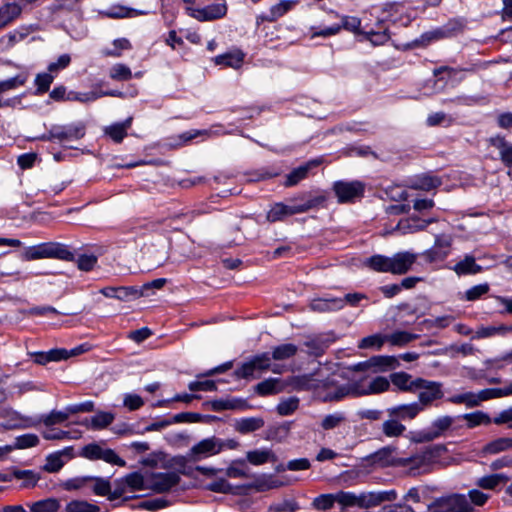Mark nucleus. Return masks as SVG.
Returning a JSON list of instances; mask_svg holds the SVG:
<instances>
[{
    "instance_id": "a211bd4d",
    "label": "nucleus",
    "mask_w": 512,
    "mask_h": 512,
    "mask_svg": "<svg viewBox=\"0 0 512 512\" xmlns=\"http://www.w3.org/2000/svg\"><path fill=\"white\" fill-rule=\"evenodd\" d=\"M227 5L225 3H214L193 11L190 15L198 21H213L223 18L227 14Z\"/></svg>"
},
{
    "instance_id": "b1692460",
    "label": "nucleus",
    "mask_w": 512,
    "mask_h": 512,
    "mask_svg": "<svg viewBox=\"0 0 512 512\" xmlns=\"http://www.w3.org/2000/svg\"><path fill=\"white\" fill-rule=\"evenodd\" d=\"M34 363L46 365L49 362H59L69 358L68 350L65 348H53L49 351H38L32 354Z\"/></svg>"
},
{
    "instance_id": "37998d69",
    "label": "nucleus",
    "mask_w": 512,
    "mask_h": 512,
    "mask_svg": "<svg viewBox=\"0 0 512 512\" xmlns=\"http://www.w3.org/2000/svg\"><path fill=\"white\" fill-rule=\"evenodd\" d=\"M22 12L17 3H7L0 8V29L15 20Z\"/></svg>"
},
{
    "instance_id": "5701e85b",
    "label": "nucleus",
    "mask_w": 512,
    "mask_h": 512,
    "mask_svg": "<svg viewBox=\"0 0 512 512\" xmlns=\"http://www.w3.org/2000/svg\"><path fill=\"white\" fill-rule=\"evenodd\" d=\"M296 4V1L293 0H281L279 3L273 5L270 8L269 14H261L256 18L257 25H260L262 22H274L278 18L285 15L289 12Z\"/></svg>"
},
{
    "instance_id": "c03bdc74",
    "label": "nucleus",
    "mask_w": 512,
    "mask_h": 512,
    "mask_svg": "<svg viewBox=\"0 0 512 512\" xmlns=\"http://www.w3.org/2000/svg\"><path fill=\"white\" fill-rule=\"evenodd\" d=\"M280 380L276 378H268L259 382L254 387V391L261 397L278 394L281 391L279 387Z\"/></svg>"
},
{
    "instance_id": "f8f14e48",
    "label": "nucleus",
    "mask_w": 512,
    "mask_h": 512,
    "mask_svg": "<svg viewBox=\"0 0 512 512\" xmlns=\"http://www.w3.org/2000/svg\"><path fill=\"white\" fill-rule=\"evenodd\" d=\"M221 452V446L218 438L215 436L205 438L189 449V457L192 462H198L202 459L217 455Z\"/></svg>"
},
{
    "instance_id": "4468645a",
    "label": "nucleus",
    "mask_w": 512,
    "mask_h": 512,
    "mask_svg": "<svg viewBox=\"0 0 512 512\" xmlns=\"http://www.w3.org/2000/svg\"><path fill=\"white\" fill-rule=\"evenodd\" d=\"M323 162L322 158L311 159L304 164L293 168L286 176L284 181L285 187H293L306 179L311 169L320 166Z\"/></svg>"
},
{
    "instance_id": "c9c22d12",
    "label": "nucleus",
    "mask_w": 512,
    "mask_h": 512,
    "mask_svg": "<svg viewBox=\"0 0 512 512\" xmlns=\"http://www.w3.org/2000/svg\"><path fill=\"white\" fill-rule=\"evenodd\" d=\"M292 423L293 422L291 421H284L279 424L268 426L266 429L265 439L281 442L287 438L288 434L290 433Z\"/></svg>"
},
{
    "instance_id": "de8ad7c7",
    "label": "nucleus",
    "mask_w": 512,
    "mask_h": 512,
    "mask_svg": "<svg viewBox=\"0 0 512 512\" xmlns=\"http://www.w3.org/2000/svg\"><path fill=\"white\" fill-rule=\"evenodd\" d=\"M389 388H390V381L383 376H377L370 382L368 388L360 390L359 394H360V396L380 394V393L388 391Z\"/></svg>"
},
{
    "instance_id": "f3484780",
    "label": "nucleus",
    "mask_w": 512,
    "mask_h": 512,
    "mask_svg": "<svg viewBox=\"0 0 512 512\" xmlns=\"http://www.w3.org/2000/svg\"><path fill=\"white\" fill-rule=\"evenodd\" d=\"M422 411V407L417 402L409 404H399L386 409L389 417L395 418L399 422L412 420Z\"/></svg>"
},
{
    "instance_id": "f03ea898",
    "label": "nucleus",
    "mask_w": 512,
    "mask_h": 512,
    "mask_svg": "<svg viewBox=\"0 0 512 512\" xmlns=\"http://www.w3.org/2000/svg\"><path fill=\"white\" fill-rule=\"evenodd\" d=\"M326 201V195L321 193L317 194L315 197H309L303 204H285L283 202H276L267 211L266 220L269 223L281 222L289 216L324 207Z\"/></svg>"
},
{
    "instance_id": "dca6fc26",
    "label": "nucleus",
    "mask_w": 512,
    "mask_h": 512,
    "mask_svg": "<svg viewBox=\"0 0 512 512\" xmlns=\"http://www.w3.org/2000/svg\"><path fill=\"white\" fill-rule=\"evenodd\" d=\"M447 451V447L444 444H435L433 446L428 447L422 455L412 456L408 458L401 459V464L409 465L412 469L418 468L421 465L425 464L427 461H430L436 457H440L443 453Z\"/></svg>"
},
{
    "instance_id": "6e6d98bb",
    "label": "nucleus",
    "mask_w": 512,
    "mask_h": 512,
    "mask_svg": "<svg viewBox=\"0 0 512 512\" xmlns=\"http://www.w3.org/2000/svg\"><path fill=\"white\" fill-rule=\"evenodd\" d=\"M337 26L340 27V31L345 29L349 32H352L356 35H364L365 30L361 27V20L355 16H342L341 22L337 23Z\"/></svg>"
},
{
    "instance_id": "c85d7f7f",
    "label": "nucleus",
    "mask_w": 512,
    "mask_h": 512,
    "mask_svg": "<svg viewBox=\"0 0 512 512\" xmlns=\"http://www.w3.org/2000/svg\"><path fill=\"white\" fill-rule=\"evenodd\" d=\"M512 449V438L500 437L486 443L480 450V455L486 457Z\"/></svg>"
},
{
    "instance_id": "4c0bfd02",
    "label": "nucleus",
    "mask_w": 512,
    "mask_h": 512,
    "mask_svg": "<svg viewBox=\"0 0 512 512\" xmlns=\"http://www.w3.org/2000/svg\"><path fill=\"white\" fill-rule=\"evenodd\" d=\"M456 419L466 420V426L468 429H473L480 425H489L492 423V418L489 416V414L480 410L458 415Z\"/></svg>"
},
{
    "instance_id": "a19ab883",
    "label": "nucleus",
    "mask_w": 512,
    "mask_h": 512,
    "mask_svg": "<svg viewBox=\"0 0 512 512\" xmlns=\"http://www.w3.org/2000/svg\"><path fill=\"white\" fill-rule=\"evenodd\" d=\"M391 383L402 392H415V379L411 380V375L406 372H395L390 375Z\"/></svg>"
},
{
    "instance_id": "09e8293b",
    "label": "nucleus",
    "mask_w": 512,
    "mask_h": 512,
    "mask_svg": "<svg viewBox=\"0 0 512 512\" xmlns=\"http://www.w3.org/2000/svg\"><path fill=\"white\" fill-rule=\"evenodd\" d=\"M298 347L293 343H285L275 346L272 350V359L281 361L294 357L297 354Z\"/></svg>"
},
{
    "instance_id": "423d86ee",
    "label": "nucleus",
    "mask_w": 512,
    "mask_h": 512,
    "mask_svg": "<svg viewBox=\"0 0 512 512\" xmlns=\"http://www.w3.org/2000/svg\"><path fill=\"white\" fill-rule=\"evenodd\" d=\"M473 507L463 494H451L436 498L427 505L425 512H472Z\"/></svg>"
},
{
    "instance_id": "ea45409f",
    "label": "nucleus",
    "mask_w": 512,
    "mask_h": 512,
    "mask_svg": "<svg viewBox=\"0 0 512 512\" xmlns=\"http://www.w3.org/2000/svg\"><path fill=\"white\" fill-rule=\"evenodd\" d=\"M30 512H58L61 504L57 498L49 497L35 502H28Z\"/></svg>"
},
{
    "instance_id": "412c9836",
    "label": "nucleus",
    "mask_w": 512,
    "mask_h": 512,
    "mask_svg": "<svg viewBox=\"0 0 512 512\" xmlns=\"http://www.w3.org/2000/svg\"><path fill=\"white\" fill-rule=\"evenodd\" d=\"M133 117L129 116L124 121L115 122L104 128V135L109 137L114 143H121L128 135L131 128Z\"/></svg>"
},
{
    "instance_id": "338daca9",
    "label": "nucleus",
    "mask_w": 512,
    "mask_h": 512,
    "mask_svg": "<svg viewBox=\"0 0 512 512\" xmlns=\"http://www.w3.org/2000/svg\"><path fill=\"white\" fill-rule=\"evenodd\" d=\"M279 174L280 173L277 170L269 167H262L247 173V175L249 176V181L251 182H259L273 179L279 176Z\"/></svg>"
},
{
    "instance_id": "ddd939ff",
    "label": "nucleus",
    "mask_w": 512,
    "mask_h": 512,
    "mask_svg": "<svg viewBox=\"0 0 512 512\" xmlns=\"http://www.w3.org/2000/svg\"><path fill=\"white\" fill-rule=\"evenodd\" d=\"M284 483L278 479H276L271 474H262L260 476H255L254 481L246 484H240L238 489H242L245 492V496L250 493V491L255 490L256 492H266L272 489H276L282 487Z\"/></svg>"
},
{
    "instance_id": "0e129e2a",
    "label": "nucleus",
    "mask_w": 512,
    "mask_h": 512,
    "mask_svg": "<svg viewBox=\"0 0 512 512\" xmlns=\"http://www.w3.org/2000/svg\"><path fill=\"white\" fill-rule=\"evenodd\" d=\"M66 512H99L100 507L84 500H72L67 503Z\"/></svg>"
},
{
    "instance_id": "e2e57ef3",
    "label": "nucleus",
    "mask_w": 512,
    "mask_h": 512,
    "mask_svg": "<svg viewBox=\"0 0 512 512\" xmlns=\"http://www.w3.org/2000/svg\"><path fill=\"white\" fill-rule=\"evenodd\" d=\"M113 421V413L99 411L91 418V428L94 430H101L108 427Z\"/></svg>"
},
{
    "instance_id": "0eeeda50",
    "label": "nucleus",
    "mask_w": 512,
    "mask_h": 512,
    "mask_svg": "<svg viewBox=\"0 0 512 512\" xmlns=\"http://www.w3.org/2000/svg\"><path fill=\"white\" fill-rule=\"evenodd\" d=\"M455 419L450 415L437 417L428 428L417 431L412 439L415 443H426L440 438L451 429Z\"/></svg>"
},
{
    "instance_id": "7c9ffc66",
    "label": "nucleus",
    "mask_w": 512,
    "mask_h": 512,
    "mask_svg": "<svg viewBox=\"0 0 512 512\" xmlns=\"http://www.w3.org/2000/svg\"><path fill=\"white\" fill-rule=\"evenodd\" d=\"M392 452L393 449L391 447H382L375 451L374 453H371L368 456H366L365 460L371 465L379 467H388L393 464Z\"/></svg>"
},
{
    "instance_id": "69168bd1",
    "label": "nucleus",
    "mask_w": 512,
    "mask_h": 512,
    "mask_svg": "<svg viewBox=\"0 0 512 512\" xmlns=\"http://www.w3.org/2000/svg\"><path fill=\"white\" fill-rule=\"evenodd\" d=\"M418 338V335L410 333L408 331H395L392 334L387 336V341H389L394 346H404L411 341Z\"/></svg>"
},
{
    "instance_id": "49530a36",
    "label": "nucleus",
    "mask_w": 512,
    "mask_h": 512,
    "mask_svg": "<svg viewBox=\"0 0 512 512\" xmlns=\"http://www.w3.org/2000/svg\"><path fill=\"white\" fill-rule=\"evenodd\" d=\"M478 102H479V97L472 96V95H465V94L457 95V96L451 97V98H443L440 100L441 105L448 106V107H451V106H455V107L474 106V105L478 104Z\"/></svg>"
},
{
    "instance_id": "9d476101",
    "label": "nucleus",
    "mask_w": 512,
    "mask_h": 512,
    "mask_svg": "<svg viewBox=\"0 0 512 512\" xmlns=\"http://www.w3.org/2000/svg\"><path fill=\"white\" fill-rule=\"evenodd\" d=\"M418 255L411 251H399L392 256H387V273L404 275L408 273L416 263Z\"/></svg>"
},
{
    "instance_id": "f257e3e1",
    "label": "nucleus",
    "mask_w": 512,
    "mask_h": 512,
    "mask_svg": "<svg viewBox=\"0 0 512 512\" xmlns=\"http://www.w3.org/2000/svg\"><path fill=\"white\" fill-rule=\"evenodd\" d=\"M87 125L84 121H76L68 124H53L47 132L35 136L32 140L58 143L63 147L73 148L72 146H65V142L79 141L86 135Z\"/></svg>"
},
{
    "instance_id": "9b49d317",
    "label": "nucleus",
    "mask_w": 512,
    "mask_h": 512,
    "mask_svg": "<svg viewBox=\"0 0 512 512\" xmlns=\"http://www.w3.org/2000/svg\"><path fill=\"white\" fill-rule=\"evenodd\" d=\"M181 481L176 472H154L151 474L148 489L155 493L162 494L171 491Z\"/></svg>"
},
{
    "instance_id": "3c124183",
    "label": "nucleus",
    "mask_w": 512,
    "mask_h": 512,
    "mask_svg": "<svg viewBox=\"0 0 512 512\" xmlns=\"http://www.w3.org/2000/svg\"><path fill=\"white\" fill-rule=\"evenodd\" d=\"M122 480L125 486L132 491L148 489V485L145 484L144 476L139 471H134L125 475Z\"/></svg>"
},
{
    "instance_id": "13d9d810",
    "label": "nucleus",
    "mask_w": 512,
    "mask_h": 512,
    "mask_svg": "<svg viewBox=\"0 0 512 512\" xmlns=\"http://www.w3.org/2000/svg\"><path fill=\"white\" fill-rule=\"evenodd\" d=\"M365 266L377 273H387V256L374 254L365 260Z\"/></svg>"
},
{
    "instance_id": "7ed1b4c3",
    "label": "nucleus",
    "mask_w": 512,
    "mask_h": 512,
    "mask_svg": "<svg viewBox=\"0 0 512 512\" xmlns=\"http://www.w3.org/2000/svg\"><path fill=\"white\" fill-rule=\"evenodd\" d=\"M24 259L31 261L43 258H54L63 261H74L75 254L69 247L59 242H43L29 246L23 253Z\"/></svg>"
},
{
    "instance_id": "bf43d9fd",
    "label": "nucleus",
    "mask_w": 512,
    "mask_h": 512,
    "mask_svg": "<svg viewBox=\"0 0 512 512\" xmlns=\"http://www.w3.org/2000/svg\"><path fill=\"white\" fill-rule=\"evenodd\" d=\"M508 481V477L504 474H491L478 479L477 485L486 490L495 489L500 483Z\"/></svg>"
},
{
    "instance_id": "cd10ccee",
    "label": "nucleus",
    "mask_w": 512,
    "mask_h": 512,
    "mask_svg": "<svg viewBox=\"0 0 512 512\" xmlns=\"http://www.w3.org/2000/svg\"><path fill=\"white\" fill-rule=\"evenodd\" d=\"M444 73L448 75L449 78H453L460 73L459 67H452L448 65H442L433 69V76L436 78L434 80V89L436 92H442L447 85V79L442 76Z\"/></svg>"
},
{
    "instance_id": "8fccbe9b",
    "label": "nucleus",
    "mask_w": 512,
    "mask_h": 512,
    "mask_svg": "<svg viewBox=\"0 0 512 512\" xmlns=\"http://www.w3.org/2000/svg\"><path fill=\"white\" fill-rule=\"evenodd\" d=\"M145 14H147V12L121 5L112 7L107 13V15L113 19L132 18Z\"/></svg>"
},
{
    "instance_id": "bb28decb",
    "label": "nucleus",
    "mask_w": 512,
    "mask_h": 512,
    "mask_svg": "<svg viewBox=\"0 0 512 512\" xmlns=\"http://www.w3.org/2000/svg\"><path fill=\"white\" fill-rule=\"evenodd\" d=\"M240 485H232L225 478L216 479L206 485V490L214 493L232 494L238 496H245V492L242 489H238Z\"/></svg>"
},
{
    "instance_id": "f704fd0d",
    "label": "nucleus",
    "mask_w": 512,
    "mask_h": 512,
    "mask_svg": "<svg viewBox=\"0 0 512 512\" xmlns=\"http://www.w3.org/2000/svg\"><path fill=\"white\" fill-rule=\"evenodd\" d=\"M457 275H475L483 271L482 266L476 263L475 258L466 255L465 258L457 262L453 268Z\"/></svg>"
},
{
    "instance_id": "864d4df0",
    "label": "nucleus",
    "mask_w": 512,
    "mask_h": 512,
    "mask_svg": "<svg viewBox=\"0 0 512 512\" xmlns=\"http://www.w3.org/2000/svg\"><path fill=\"white\" fill-rule=\"evenodd\" d=\"M478 394L474 392H465L461 394H456L449 396L446 401L453 404H465L468 408H474L479 406V401L477 400Z\"/></svg>"
},
{
    "instance_id": "473e14b6",
    "label": "nucleus",
    "mask_w": 512,
    "mask_h": 512,
    "mask_svg": "<svg viewBox=\"0 0 512 512\" xmlns=\"http://www.w3.org/2000/svg\"><path fill=\"white\" fill-rule=\"evenodd\" d=\"M360 389L357 383L352 385H341L336 388L333 392H328L324 400L329 402H338L344 399L346 396L352 395L354 397L360 396Z\"/></svg>"
},
{
    "instance_id": "20e7f679",
    "label": "nucleus",
    "mask_w": 512,
    "mask_h": 512,
    "mask_svg": "<svg viewBox=\"0 0 512 512\" xmlns=\"http://www.w3.org/2000/svg\"><path fill=\"white\" fill-rule=\"evenodd\" d=\"M464 27L465 26L462 21L450 19L444 25L422 33L420 37L414 39L410 43H407L405 48L412 49L416 47H426L432 42L455 37L459 33L463 32Z\"/></svg>"
},
{
    "instance_id": "4d7b16f0",
    "label": "nucleus",
    "mask_w": 512,
    "mask_h": 512,
    "mask_svg": "<svg viewBox=\"0 0 512 512\" xmlns=\"http://www.w3.org/2000/svg\"><path fill=\"white\" fill-rule=\"evenodd\" d=\"M142 289L136 286H119L117 287V299L120 301H132L144 296Z\"/></svg>"
},
{
    "instance_id": "4be33fe9",
    "label": "nucleus",
    "mask_w": 512,
    "mask_h": 512,
    "mask_svg": "<svg viewBox=\"0 0 512 512\" xmlns=\"http://www.w3.org/2000/svg\"><path fill=\"white\" fill-rule=\"evenodd\" d=\"M102 96L124 98L125 94L120 90H108V91H102V92L90 91V92H86V93L69 91L67 94V97H66V101H78V102L85 103V102L95 101Z\"/></svg>"
},
{
    "instance_id": "39448f33",
    "label": "nucleus",
    "mask_w": 512,
    "mask_h": 512,
    "mask_svg": "<svg viewBox=\"0 0 512 512\" xmlns=\"http://www.w3.org/2000/svg\"><path fill=\"white\" fill-rule=\"evenodd\" d=\"M366 184L360 180H337L332 184L337 202L339 204H354L365 195Z\"/></svg>"
},
{
    "instance_id": "a878e982",
    "label": "nucleus",
    "mask_w": 512,
    "mask_h": 512,
    "mask_svg": "<svg viewBox=\"0 0 512 512\" xmlns=\"http://www.w3.org/2000/svg\"><path fill=\"white\" fill-rule=\"evenodd\" d=\"M374 372H385L396 369L400 363L397 357L389 355H375L368 359Z\"/></svg>"
},
{
    "instance_id": "e433bc0d",
    "label": "nucleus",
    "mask_w": 512,
    "mask_h": 512,
    "mask_svg": "<svg viewBox=\"0 0 512 512\" xmlns=\"http://www.w3.org/2000/svg\"><path fill=\"white\" fill-rule=\"evenodd\" d=\"M276 455L270 449H255L246 453V460L254 466L276 461Z\"/></svg>"
},
{
    "instance_id": "1a4fd4ad",
    "label": "nucleus",
    "mask_w": 512,
    "mask_h": 512,
    "mask_svg": "<svg viewBox=\"0 0 512 512\" xmlns=\"http://www.w3.org/2000/svg\"><path fill=\"white\" fill-rule=\"evenodd\" d=\"M272 355L269 352H263L254 355L249 361L244 362L234 370L233 376L236 379L256 378L255 371L269 370L271 366Z\"/></svg>"
},
{
    "instance_id": "6ab92c4d",
    "label": "nucleus",
    "mask_w": 512,
    "mask_h": 512,
    "mask_svg": "<svg viewBox=\"0 0 512 512\" xmlns=\"http://www.w3.org/2000/svg\"><path fill=\"white\" fill-rule=\"evenodd\" d=\"M387 21L388 19L382 18L376 22L375 28L372 27L369 30H365V38L374 46L383 45L390 40L389 27L386 25Z\"/></svg>"
},
{
    "instance_id": "052dcab7",
    "label": "nucleus",
    "mask_w": 512,
    "mask_h": 512,
    "mask_svg": "<svg viewBox=\"0 0 512 512\" xmlns=\"http://www.w3.org/2000/svg\"><path fill=\"white\" fill-rule=\"evenodd\" d=\"M312 307L319 312L337 311L344 308V300H341V298L319 300Z\"/></svg>"
},
{
    "instance_id": "72a5a7b5",
    "label": "nucleus",
    "mask_w": 512,
    "mask_h": 512,
    "mask_svg": "<svg viewBox=\"0 0 512 512\" xmlns=\"http://www.w3.org/2000/svg\"><path fill=\"white\" fill-rule=\"evenodd\" d=\"M188 462H192L189 457V451L186 455L173 456L169 461V467L174 468V472L178 473L179 476L184 475L187 477H192L195 468L188 465Z\"/></svg>"
},
{
    "instance_id": "5fc2aeb1",
    "label": "nucleus",
    "mask_w": 512,
    "mask_h": 512,
    "mask_svg": "<svg viewBox=\"0 0 512 512\" xmlns=\"http://www.w3.org/2000/svg\"><path fill=\"white\" fill-rule=\"evenodd\" d=\"M405 430L406 427L395 418L389 417L382 424V432L386 437H399L403 435Z\"/></svg>"
},
{
    "instance_id": "79ce46f5",
    "label": "nucleus",
    "mask_w": 512,
    "mask_h": 512,
    "mask_svg": "<svg viewBox=\"0 0 512 512\" xmlns=\"http://www.w3.org/2000/svg\"><path fill=\"white\" fill-rule=\"evenodd\" d=\"M170 505V501L164 497L153 498L148 500H143L138 502L137 504H131L130 508L132 510H147V511H158L160 509H164Z\"/></svg>"
},
{
    "instance_id": "393cba45",
    "label": "nucleus",
    "mask_w": 512,
    "mask_h": 512,
    "mask_svg": "<svg viewBox=\"0 0 512 512\" xmlns=\"http://www.w3.org/2000/svg\"><path fill=\"white\" fill-rule=\"evenodd\" d=\"M434 222H436L435 218L423 219L417 215H411L406 219H401L398 223V228L403 233H414L426 229Z\"/></svg>"
},
{
    "instance_id": "c756f323",
    "label": "nucleus",
    "mask_w": 512,
    "mask_h": 512,
    "mask_svg": "<svg viewBox=\"0 0 512 512\" xmlns=\"http://www.w3.org/2000/svg\"><path fill=\"white\" fill-rule=\"evenodd\" d=\"M245 54L240 50L229 51L220 55H217L213 62L215 65L238 68L244 61Z\"/></svg>"
},
{
    "instance_id": "2f4dec72",
    "label": "nucleus",
    "mask_w": 512,
    "mask_h": 512,
    "mask_svg": "<svg viewBox=\"0 0 512 512\" xmlns=\"http://www.w3.org/2000/svg\"><path fill=\"white\" fill-rule=\"evenodd\" d=\"M442 184V180L438 176L430 174L416 175L412 179L411 187L417 190L430 191L438 188Z\"/></svg>"
},
{
    "instance_id": "aec40b11",
    "label": "nucleus",
    "mask_w": 512,
    "mask_h": 512,
    "mask_svg": "<svg viewBox=\"0 0 512 512\" xmlns=\"http://www.w3.org/2000/svg\"><path fill=\"white\" fill-rule=\"evenodd\" d=\"M488 142L490 146L499 150V158L503 165L512 168V143L501 134L490 137Z\"/></svg>"
},
{
    "instance_id": "774afa93",
    "label": "nucleus",
    "mask_w": 512,
    "mask_h": 512,
    "mask_svg": "<svg viewBox=\"0 0 512 512\" xmlns=\"http://www.w3.org/2000/svg\"><path fill=\"white\" fill-rule=\"evenodd\" d=\"M490 291V286L488 283H481L472 286L471 288L465 291L464 297L462 299L466 301H476L481 299L484 295H486Z\"/></svg>"
},
{
    "instance_id": "6e6552de",
    "label": "nucleus",
    "mask_w": 512,
    "mask_h": 512,
    "mask_svg": "<svg viewBox=\"0 0 512 512\" xmlns=\"http://www.w3.org/2000/svg\"><path fill=\"white\" fill-rule=\"evenodd\" d=\"M414 386L417 387V390H420L417 403L421 405L422 410L430 406L434 401L444 397L443 384L441 382L418 377L415 379Z\"/></svg>"
},
{
    "instance_id": "58836bf2",
    "label": "nucleus",
    "mask_w": 512,
    "mask_h": 512,
    "mask_svg": "<svg viewBox=\"0 0 512 512\" xmlns=\"http://www.w3.org/2000/svg\"><path fill=\"white\" fill-rule=\"evenodd\" d=\"M14 478L23 480L20 485L21 489H30L34 488L37 485L40 476L33 470H20L17 468H13L11 472V481Z\"/></svg>"
},
{
    "instance_id": "2eb2a0df",
    "label": "nucleus",
    "mask_w": 512,
    "mask_h": 512,
    "mask_svg": "<svg viewBox=\"0 0 512 512\" xmlns=\"http://www.w3.org/2000/svg\"><path fill=\"white\" fill-rule=\"evenodd\" d=\"M451 241L446 237H436L434 245L422 253L427 263L445 260L450 253Z\"/></svg>"
},
{
    "instance_id": "603ef678",
    "label": "nucleus",
    "mask_w": 512,
    "mask_h": 512,
    "mask_svg": "<svg viewBox=\"0 0 512 512\" xmlns=\"http://www.w3.org/2000/svg\"><path fill=\"white\" fill-rule=\"evenodd\" d=\"M247 465L244 459H235L225 470V475L229 478H248L246 471Z\"/></svg>"
},
{
    "instance_id": "a18cd8bd",
    "label": "nucleus",
    "mask_w": 512,
    "mask_h": 512,
    "mask_svg": "<svg viewBox=\"0 0 512 512\" xmlns=\"http://www.w3.org/2000/svg\"><path fill=\"white\" fill-rule=\"evenodd\" d=\"M264 426V420L260 417H245L236 422V430L241 434H248L259 430Z\"/></svg>"
},
{
    "instance_id": "680f3d73",
    "label": "nucleus",
    "mask_w": 512,
    "mask_h": 512,
    "mask_svg": "<svg viewBox=\"0 0 512 512\" xmlns=\"http://www.w3.org/2000/svg\"><path fill=\"white\" fill-rule=\"evenodd\" d=\"M53 80L54 77L49 71L37 74L34 81L36 85V90L34 94L37 96H41L48 92Z\"/></svg>"
}]
</instances>
